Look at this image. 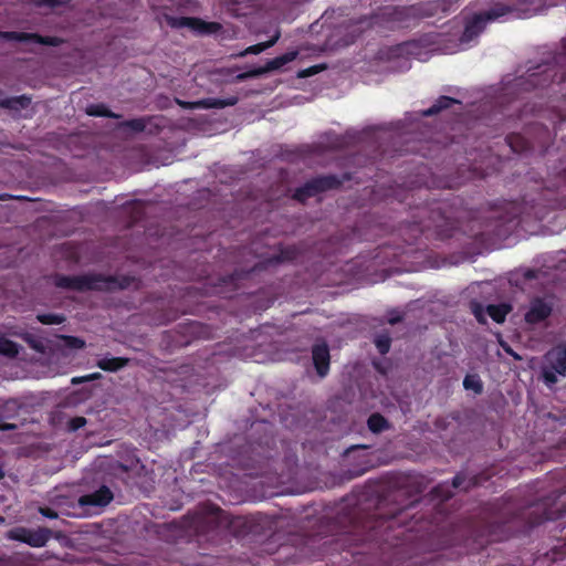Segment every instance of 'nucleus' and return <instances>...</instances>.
<instances>
[{
    "instance_id": "1",
    "label": "nucleus",
    "mask_w": 566,
    "mask_h": 566,
    "mask_svg": "<svg viewBox=\"0 0 566 566\" xmlns=\"http://www.w3.org/2000/svg\"><path fill=\"white\" fill-rule=\"evenodd\" d=\"M511 12L510 8L504 4H496L494 8L475 14L472 19L468 20L464 31L460 38L458 50H465L475 42V39L484 30L488 22L497 21L506 17Z\"/></svg>"
},
{
    "instance_id": "2",
    "label": "nucleus",
    "mask_w": 566,
    "mask_h": 566,
    "mask_svg": "<svg viewBox=\"0 0 566 566\" xmlns=\"http://www.w3.org/2000/svg\"><path fill=\"white\" fill-rule=\"evenodd\" d=\"M557 375H566V345H559L545 355L543 377L547 385L557 381Z\"/></svg>"
},
{
    "instance_id": "3",
    "label": "nucleus",
    "mask_w": 566,
    "mask_h": 566,
    "mask_svg": "<svg viewBox=\"0 0 566 566\" xmlns=\"http://www.w3.org/2000/svg\"><path fill=\"white\" fill-rule=\"evenodd\" d=\"M297 54H298L297 51H290V52H287V53H285L283 55H281V56H277V57H274V59L268 61L264 66L251 70V71H249L247 73L239 74L237 76V78L238 80H244V78H248V77L260 76V75H263L265 73L280 70L285 64L294 61L296 59Z\"/></svg>"
},
{
    "instance_id": "4",
    "label": "nucleus",
    "mask_w": 566,
    "mask_h": 566,
    "mask_svg": "<svg viewBox=\"0 0 566 566\" xmlns=\"http://www.w3.org/2000/svg\"><path fill=\"white\" fill-rule=\"evenodd\" d=\"M9 537L23 543H27L33 547H42L49 539V532L45 530L32 531L28 528H17L9 533Z\"/></svg>"
},
{
    "instance_id": "5",
    "label": "nucleus",
    "mask_w": 566,
    "mask_h": 566,
    "mask_svg": "<svg viewBox=\"0 0 566 566\" xmlns=\"http://www.w3.org/2000/svg\"><path fill=\"white\" fill-rule=\"evenodd\" d=\"M510 311L511 306L509 304L489 305L485 310L479 304H473V313L481 323L486 321L485 315H489L496 323H502Z\"/></svg>"
},
{
    "instance_id": "6",
    "label": "nucleus",
    "mask_w": 566,
    "mask_h": 566,
    "mask_svg": "<svg viewBox=\"0 0 566 566\" xmlns=\"http://www.w3.org/2000/svg\"><path fill=\"white\" fill-rule=\"evenodd\" d=\"M335 185L336 180L333 177L318 178L296 190L295 198L300 201H304L306 198L315 196L319 191L333 188Z\"/></svg>"
},
{
    "instance_id": "7",
    "label": "nucleus",
    "mask_w": 566,
    "mask_h": 566,
    "mask_svg": "<svg viewBox=\"0 0 566 566\" xmlns=\"http://www.w3.org/2000/svg\"><path fill=\"white\" fill-rule=\"evenodd\" d=\"M170 23L175 28H189L200 34L214 33L220 28L218 23H207L195 18L171 19Z\"/></svg>"
},
{
    "instance_id": "8",
    "label": "nucleus",
    "mask_w": 566,
    "mask_h": 566,
    "mask_svg": "<svg viewBox=\"0 0 566 566\" xmlns=\"http://www.w3.org/2000/svg\"><path fill=\"white\" fill-rule=\"evenodd\" d=\"M113 499L109 489L103 486L96 492L80 497L78 502L82 506H105Z\"/></svg>"
},
{
    "instance_id": "9",
    "label": "nucleus",
    "mask_w": 566,
    "mask_h": 566,
    "mask_svg": "<svg viewBox=\"0 0 566 566\" xmlns=\"http://www.w3.org/2000/svg\"><path fill=\"white\" fill-rule=\"evenodd\" d=\"M313 361L321 377H324L329 367V352L325 344L316 345L313 348Z\"/></svg>"
},
{
    "instance_id": "10",
    "label": "nucleus",
    "mask_w": 566,
    "mask_h": 566,
    "mask_svg": "<svg viewBox=\"0 0 566 566\" xmlns=\"http://www.w3.org/2000/svg\"><path fill=\"white\" fill-rule=\"evenodd\" d=\"M551 305L542 300L532 302L530 310L525 314V319L528 323H538L545 319L551 314Z\"/></svg>"
},
{
    "instance_id": "11",
    "label": "nucleus",
    "mask_w": 566,
    "mask_h": 566,
    "mask_svg": "<svg viewBox=\"0 0 566 566\" xmlns=\"http://www.w3.org/2000/svg\"><path fill=\"white\" fill-rule=\"evenodd\" d=\"M238 102V98L232 96L227 99L219 98H207L195 103L179 102L184 107H196V108H223L226 106H232Z\"/></svg>"
},
{
    "instance_id": "12",
    "label": "nucleus",
    "mask_w": 566,
    "mask_h": 566,
    "mask_svg": "<svg viewBox=\"0 0 566 566\" xmlns=\"http://www.w3.org/2000/svg\"><path fill=\"white\" fill-rule=\"evenodd\" d=\"M56 285L61 287H71V289H94L96 287V283L93 279L87 276L81 277H59L56 280Z\"/></svg>"
},
{
    "instance_id": "13",
    "label": "nucleus",
    "mask_w": 566,
    "mask_h": 566,
    "mask_svg": "<svg viewBox=\"0 0 566 566\" xmlns=\"http://www.w3.org/2000/svg\"><path fill=\"white\" fill-rule=\"evenodd\" d=\"M127 359L118 357H103L97 361V366L107 371H116L127 364Z\"/></svg>"
},
{
    "instance_id": "14",
    "label": "nucleus",
    "mask_w": 566,
    "mask_h": 566,
    "mask_svg": "<svg viewBox=\"0 0 566 566\" xmlns=\"http://www.w3.org/2000/svg\"><path fill=\"white\" fill-rule=\"evenodd\" d=\"M279 38H280V32L276 31L274 36L270 41L259 43L255 45H251V46L247 48L244 51H242L239 55L244 56L247 54H259V53L263 52L264 50L274 45L276 43V41L279 40Z\"/></svg>"
},
{
    "instance_id": "15",
    "label": "nucleus",
    "mask_w": 566,
    "mask_h": 566,
    "mask_svg": "<svg viewBox=\"0 0 566 566\" xmlns=\"http://www.w3.org/2000/svg\"><path fill=\"white\" fill-rule=\"evenodd\" d=\"M59 347L63 349H81L85 346V342L73 336H59Z\"/></svg>"
},
{
    "instance_id": "16",
    "label": "nucleus",
    "mask_w": 566,
    "mask_h": 566,
    "mask_svg": "<svg viewBox=\"0 0 566 566\" xmlns=\"http://www.w3.org/2000/svg\"><path fill=\"white\" fill-rule=\"evenodd\" d=\"M455 101L450 97L441 96L430 108L423 111L422 115L431 116L433 114H437L441 109L449 107Z\"/></svg>"
},
{
    "instance_id": "17",
    "label": "nucleus",
    "mask_w": 566,
    "mask_h": 566,
    "mask_svg": "<svg viewBox=\"0 0 566 566\" xmlns=\"http://www.w3.org/2000/svg\"><path fill=\"white\" fill-rule=\"evenodd\" d=\"M18 353L19 346L0 335V354L8 357H14Z\"/></svg>"
},
{
    "instance_id": "18",
    "label": "nucleus",
    "mask_w": 566,
    "mask_h": 566,
    "mask_svg": "<svg viewBox=\"0 0 566 566\" xmlns=\"http://www.w3.org/2000/svg\"><path fill=\"white\" fill-rule=\"evenodd\" d=\"M463 386L467 390H472L475 394L482 391V382L476 375H468L463 380Z\"/></svg>"
},
{
    "instance_id": "19",
    "label": "nucleus",
    "mask_w": 566,
    "mask_h": 566,
    "mask_svg": "<svg viewBox=\"0 0 566 566\" xmlns=\"http://www.w3.org/2000/svg\"><path fill=\"white\" fill-rule=\"evenodd\" d=\"M368 427L373 432H380L387 428V421L380 415H373L368 419Z\"/></svg>"
},
{
    "instance_id": "20",
    "label": "nucleus",
    "mask_w": 566,
    "mask_h": 566,
    "mask_svg": "<svg viewBox=\"0 0 566 566\" xmlns=\"http://www.w3.org/2000/svg\"><path fill=\"white\" fill-rule=\"evenodd\" d=\"M376 347L378 348L380 354L388 353L390 348V338L387 335H380L375 340Z\"/></svg>"
},
{
    "instance_id": "21",
    "label": "nucleus",
    "mask_w": 566,
    "mask_h": 566,
    "mask_svg": "<svg viewBox=\"0 0 566 566\" xmlns=\"http://www.w3.org/2000/svg\"><path fill=\"white\" fill-rule=\"evenodd\" d=\"M86 113L92 116H112L104 105H91L86 108Z\"/></svg>"
},
{
    "instance_id": "22",
    "label": "nucleus",
    "mask_w": 566,
    "mask_h": 566,
    "mask_svg": "<svg viewBox=\"0 0 566 566\" xmlns=\"http://www.w3.org/2000/svg\"><path fill=\"white\" fill-rule=\"evenodd\" d=\"M38 319L43 324H60L63 322L64 318L60 315L46 314V315H39Z\"/></svg>"
},
{
    "instance_id": "23",
    "label": "nucleus",
    "mask_w": 566,
    "mask_h": 566,
    "mask_svg": "<svg viewBox=\"0 0 566 566\" xmlns=\"http://www.w3.org/2000/svg\"><path fill=\"white\" fill-rule=\"evenodd\" d=\"M323 69L324 67L322 65H314V66H311V67H307V69H304V70L300 71L297 76L301 77V78L308 77V76H312L314 74H317Z\"/></svg>"
},
{
    "instance_id": "24",
    "label": "nucleus",
    "mask_w": 566,
    "mask_h": 566,
    "mask_svg": "<svg viewBox=\"0 0 566 566\" xmlns=\"http://www.w3.org/2000/svg\"><path fill=\"white\" fill-rule=\"evenodd\" d=\"M85 423H86L85 418L78 417V418H74L71 420L70 427L72 430H77V429L82 428Z\"/></svg>"
},
{
    "instance_id": "25",
    "label": "nucleus",
    "mask_w": 566,
    "mask_h": 566,
    "mask_svg": "<svg viewBox=\"0 0 566 566\" xmlns=\"http://www.w3.org/2000/svg\"><path fill=\"white\" fill-rule=\"evenodd\" d=\"M4 36L10 39V40L14 39V40H19V41L24 40V39L28 38L27 35L18 34V33H14V32L6 33ZM30 38L34 39L33 35L30 36Z\"/></svg>"
},
{
    "instance_id": "26",
    "label": "nucleus",
    "mask_w": 566,
    "mask_h": 566,
    "mask_svg": "<svg viewBox=\"0 0 566 566\" xmlns=\"http://www.w3.org/2000/svg\"><path fill=\"white\" fill-rule=\"evenodd\" d=\"M11 334H12V335L22 336V334H20V333H18V332H12ZM23 337H24V339H25V340H28V342L31 344V346H32L33 348H35V349H38V350H41V347L39 346V343H38V342L30 339V337H29L28 335H25V336L23 335Z\"/></svg>"
},
{
    "instance_id": "27",
    "label": "nucleus",
    "mask_w": 566,
    "mask_h": 566,
    "mask_svg": "<svg viewBox=\"0 0 566 566\" xmlns=\"http://www.w3.org/2000/svg\"><path fill=\"white\" fill-rule=\"evenodd\" d=\"M99 377V374H92V375H88V376H85L83 378H73V382L76 384V382H80V381H87V380H93V379H97Z\"/></svg>"
},
{
    "instance_id": "28",
    "label": "nucleus",
    "mask_w": 566,
    "mask_h": 566,
    "mask_svg": "<svg viewBox=\"0 0 566 566\" xmlns=\"http://www.w3.org/2000/svg\"><path fill=\"white\" fill-rule=\"evenodd\" d=\"M40 512L44 515V516H48L50 518H54L56 517L57 515L53 512H51L50 510H44V509H41Z\"/></svg>"
},
{
    "instance_id": "29",
    "label": "nucleus",
    "mask_w": 566,
    "mask_h": 566,
    "mask_svg": "<svg viewBox=\"0 0 566 566\" xmlns=\"http://www.w3.org/2000/svg\"><path fill=\"white\" fill-rule=\"evenodd\" d=\"M130 126L135 129H142L143 128V125L139 120H134L130 123Z\"/></svg>"
},
{
    "instance_id": "30",
    "label": "nucleus",
    "mask_w": 566,
    "mask_h": 566,
    "mask_svg": "<svg viewBox=\"0 0 566 566\" xmlns=\"http://www.w3.org/2000/svg\"><path fill=\"white\" fill-rule=\"evenodd\" d=\"M436 11H437V9L434 8V10L429 11L427 14H428V15H431V14H433Z\"/></svg>"
},
{
    "instance_id": "31",
    "label": "nucleus",
    "mask_w": 566,
    "mask_h": 566,
    "mask_svg": "<svg viewBox=\"0 0 566 566\" xmlns=\"http://www.w3.org/2000/svg\"><path fill=\"white\" fill-rule=\"evenodd\" d=\"M506 352L513 355V353L510 349H506ZM514 357L520 358L518 355H515V354H514Z\"/></svg>"
},
{
    "instance_id": "32",
    "label": "nucleus",
    "mask_w": 566,
    "mask_h": 566,
    "mask_svg": "<svg viewBox=\"0 0 566 566\" xmlns=\"http://www.w3.org/2000/svg\"><path fill=\"white\" fill-rule=\"evenodd\" d=\"M453 485H454V486H458V485H459V484H458V478H455V479H454V481H453Z\"/></svg>"
},
{
    "instance_id": "33",
    "label": "nucleus",
    "mask_w": 566,
    "mask_h": 566,
    "mask_svg": "<svg viewBox=\"0 0 566 566\" xmlns=\"http://www.w3.org/2000/svg\"><path fill=\"white\" fill-rule=\"evenodd\" d=\"M2 522H3V518H2V517H0V523H2Z\"/></svg>"
}]
</instances>
